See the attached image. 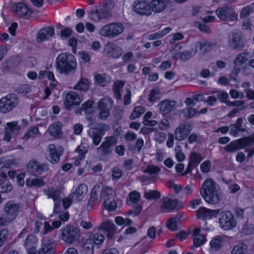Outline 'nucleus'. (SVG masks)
<instances>
[{"mask_svg": "<svg viewBox=\"0 0 254 254\" xmlns=\"http://www.w3.org/2000/svg\"><path fill=\"white\" fill-rule=\"evenodd\" d=\"M200 193L203 199L208 203L215 204L220 200L217 185L211 179H206L202 183Z\"/></svg>", "mask_w": 254, "mask_h": 254, "instance_id": "obj_1", "label": "nucleus"}, {"mask_svg": "<svg viewBox=\"0 0 254 254\" xmlns=\"http://www.w3.org/2000/svg\"><path fill=\"white\" fill-rule=\"evenodd\" d=\"M55 66L61 73L68 74L77 67L76 59L69 53H62L56 58Z\"/></svg>", "mask_w": 254, "mask_h": 254, "instance_id": "obj_2", "label": "nucleus"}, {"mask_svg": "<svg viewBox=\"0 0 254 254\" xmlns=\"http://www.w3.org/2000/svg\"><path fill=\"white\" fill-rule=\"evenodd\" d=\"M218 210L219 213L217 217H218L220 227L225 231L231 230L235 228L237 223L232 212L229 210Z\"/></svg>", "mask_w": 254, "mask_h": 254, "instance_id": "obj_3", "label": "nucleus"}, {"mask_svg": "<svg viewBox=\"0 0 254 254\" xmlns=\"http://www.w3.org/2000/svg\"><path fill=\"white\" fill-rule=\"evenodd\" d=\"M79 237V229L73 225L67 224L61 230L60 239L67 244L76 241Z\"/></svg>", "mask_w": 254, "mask_h": 254, "instance_id": "obj_4", "label": "nucleus"}, {"mask_svg": "<svg viewBox=\"0 0 254 254\" xmlns=\"http://www.w3.org/2000/svg\"><path fill=\"white\" fill-rule=\"evenodd\" d=\"M254 143V137H244L232 141L224 148L227 152L234 153Z\"/></svg>", "mask_w": 254, "mask_h": 254, "instance_id": "obj_5", "label": "nucleus"}, {"mask_svg": "<svg viewBox=\"0 0 254 254\" xmlns=\"http://www.w3.org/2000/svg\"><path fill=\"white\" fill-rule=\"evenodd\" d=\"M113 105V101L110 98H101L97 104L98 118L101 120H107L111 115V109Z\"/></svg>", "mask_w": 254, "mask_h": 254, "instance_id": "obj_6", "label": "nucleus"}, {"mask_svg": "<svg viewBox=\"0 0 254 254\" xmlns=\"http://www.w3.org/2000/svg\"><path fill=\"white\" fill-rule=\"evenodd\" d=\"M124 26L121 23L114 22L103 25L100 30V34L106 37H115L121 34Z\"/></svg>", "mask_w": 254, "mask_h": 254, "instance_id": "obj_7", "label": "nucleus"}, {"mask_svg": "<svg viewBox=\"0 0 254 254\" xmlns=\"http://www.w3.org/2000/svg\"><path fill=\"white\" fill-rule=\"evenodd\" d=\"M218 17L223 21L233 22L238 20V15L233 6L224 5L218 7L215 11Z\"/></svg>", "mask_w": 254, "mask_h": 254, "instance_id": "obj_8", "label": "nucleus"}, {"mask_svg": "<svg viewBox=\"0 0 254 254\" xmlns=\"http://www.w3.org/2000/svg\"><path fill=\"white\" fill-rule=\"evenodd\" d=\"M219 213V210H212L205 207H201L196 210V218L198 219H201L204 223L202 229L207 230L208 228L207 226L206 221L210 220L212 218H217Z\"/></svg>", "mask_w": 254, "mask_h": 254, "instance_id": "obj_9", "label": "nucleus"}, {"mask_svg": "<svg viewBox=\"0 0 254 254\" xmlns=\"http://www.w3.org/2000/svg\"><path fill=\"white\" fill-rule=\"evenodd\" d=\"M184 207L183 202L177 199L171 198L168 197H163L160 208L164 212H170L172 210H179Z\"/></svg>", "mask_w": 254, "mask_h": 254, "instance_id": "obj_10", "label": "nucleus"}, {"mask_svg": "<svg viewBox=\"0 0 254 254\" xmlns=\"http://www.w3.org/2000/svg\"><path fill=\"white\" fill-rule=\"evenodd\" d=\"M27 168L31 175L39 177L48 170L49 167L47 164L40 163L36 160H32L28 163Z\"/></svg>", "mask_w": 254, "mask_h": 254, "instance_id": "obj_11", "label": "nucleus"}, {"mask_svg": "<svg viewBox=\"0 0 254 254\" xmlns=\"http://www.w3.org/2000/svg\"><path fill=\"white\" fill-rule=\"evenodd\" d=\"M203 159V157L200 153L191 151L190 154L189 160L187 169L183 174V176L190 173L192 170L198 166Z\"/></svg>", "mask_w": 254, "mask_h": 254, "instance_id": "obj_12", "label": "nucleus"}, {"mask_svg": "<svg viewBox=\"0 0 254 254\" xmlns=\"http://www.w3.org/2000/svg\"><path fill=\"white\" fill-rule=\"evenodd\" d=\"M16 98L14 94H8L6 97L0 100V111L2 113H7L11 111L16 106Z\"/></svg>", "mask_w": 254, "mask_h": 254, "instance_id": "obj_13", "label": "nucleus"}, {"mask_svg": "<svg viewBox=\"0 0 254 254\" xmlns=\"http://www.w3.org/2000/svg\"><path fill=\"white\" fill-rule=\"evenodd\" d=\"M49 153L46 156L47 159L52 164H56L60 160V157L63 154V148L61 146L57 147L54 144L48 145Z\"/></svg>", "mask_w": 254, "mask_h": 254, "instance_id": "obj_14", "label": "nucleus"}, {"mask_svg": "<svg viewBox=\"0 0 254 254\" xmlns=\"http://www.w3.org/2000/svg\"><path fill=\"white\" fill-rule=\"evenodd\" d=\"M134 11L140 15L148 16L152 14L150 2L145 0H136L133 4Z\"/></svg>", "mask_w": 254, "mask_h": 254, "instance_id": "obj_15", "label": "nucleus"}, {"mask_svg": "<svg viewBox=\"0 0 254 254\" xmlns=\"http://www.w3.org/2000/svg\"><path fill=\"white\" fill-rule=\"evenodd\" d=\"M108 190L109 188L103 190L102 192V198L104 199L103 202V207L109 212L114 211L117 208V203L113 196L112 193H109Z\"/></svg>", "mask_w": 254, "mask_h": 254, "instance_id": "obj_16", "label": "nucleus"}, {"mask_svg": "<svg viewBox=\"0 0 254 254\" xmlns=\"http://www.w3.org/2000/svg\"><path fill=\"white\" fill-rule=\"evenodd\" d=\"M103 191L98 186H95L91 190L89 199L88 200V206L91 208H95L99 204L101 198H102Z\"/></svg>", "mask_w": 254, "mask_h": 254, "instance_id": "obj_17", "label": "nucleus"}, {"mask_svg": "<svg viewBox=\"0 0 254 254\" xmlns=\"http://www.w3.org/2000/svg\"><path fill=\"white\" fill-rule=\"evenodd\" d=\"M80 102V97L75 92L70 91L66 94L64 104L65 108L69 111L73 106L79 105Z\"/></svg>", "mask_w": 254, "mask_h": 254, "instance_id": "obj_18", "label": "nucleus"}, {"mask_svg": "<svg viewBox=\"0 0 254 254\" xmlns=\"http://www.w3.org/2000/svg\"><path fill=\"white\" fill-rule=\"evenodd\" d=\"M19 205L13 200H9L4 205L3 209L7 216L11 220L15 219L18 214Z\"/></svg>", "mask_w": 254, "mask_h": 254, "instance_id": "obj_19", "label": "nucleus"}, {"mask_svg": "<svg viewBox=\"0 0 254 254\" xmlns=\"http://www.w3.org/2000/svg\"><path fill=\"white\" fill-rule=\"evenodd\" d=\"M243 119L238 118L235 124H230L229 125V134L233 137H236L239 136L241 133L246 132L247 129L243 127Z\"/></svg>", "mask_w": 254, "mask_h": 254, "instance_id": "obj_20", "label": "nucleus"}, {"mask_svg": "<svg viewBox=\"0 0 254 254\" xmlns=\"http://www.w3.org/2000/svg\"><path fill=\"white\" fill-rule=\"evenodd\" d=\"M22 62L21 57L16 55L9 57L2 64L3 70L9 71L16 68L20 65Z\"/></svg>", "mask_w": 254, "mask_h": 254, "instance_id": "obj_21", "label": "nucleus"}, {"mask_svg": "<svg viewBox=\"0 0 254 254\" xmlns=\"http://www.w3.org/2000/svg\"><path fill=\"white\" fill-rule=\"evenodd\" d=\"M97 229L102 233L106 234L108 238L112 239L116 231V226L111 221H105L101 223Z\"/></svg>", "mask_w": 254, "mask_h": 254, "instance_id": "obj_22", "label": "nucleus"}, {"mask_svg": "<svg viewBox=\"0 0 254 254\" xmlns=\"http://www.w3.org/2000/svg\"><path fill=\"white\" fill-rule=\"evenodd\" d=\"M55 34L54 28L51 26L46 27L40 29L37 34V41L42 42L48 40Z\"/></svg>", "mask_w": 254, "mask_h": 254, "instance_id": "obj_23", "label": "nucleus"}, {"mask_svg": "<svg viewBox=\"0 0 254 254\" xmlns=\"http://www.w3.org/2000/svg\"><path fill=\"white\" fill-rule=\"evenodd\" d=\"M117 143V139L116 136L111 135L107 136L100 146L102 152L104 154H108L111 153V149Z\"/></svg>", "mask_w": 254, "mask_h": 254, "instance_id": "obj_24", "label": "nucleus"}, {"mask_svg": "<svg viewBox=\"0 0 254 254\" xmlns=\"http://www.w3.org/2000/svg\"><path fill=\"white\" fill-rule=\"evenodd\" d=\"M190 131V126L184 123L181 124L175 130V139L179 141L183 140L187 138Z\"/></svg>", "mask_w": 254, "mask_h": 254, "instance_id": "obj_25", "label": "nucleus"}, {"mask_svg": "<svg viewBox=\"0 0 254 254\" xmlns=\"http://www.w3.org/2000/svg\"><path fill=\"white\" fill-rule=\"evenodd\" d=\"M230 47L235 50H241L245 45V41L242 35L238 33H234L231 40L229 41Z\"/></svg>", "mask_w": 254, "mask_h": 254, "instance_id": "obj_26", "label": "nucleus"}, {"mask_svg": "<svg viewBox=\"0 0 254 254\" xmlns=\"http://www.w3.org/2000/svg\"><path fill=\"white\" fill-rule=\"evenodd\" d=\"M37 239L34 235H29L27 236L24 243V247L28 254H35L37 252Z\"/></svg>", "mask_w": 254, "mask_h": 254, "instance_id": "obj_27", "label": "nucleus"}, {"mask_svg": "<svg viewBox=\"0 0 254 254\" xmlns=\"http://www.w3.org/2000/svg\"><path fill=\"white\" fill-rule=\"evenodd\" d=\"M170 0H151L150 1L151 11L160 13L168 6Z\"/></svg>", "mask_w": 254, "mask_h": 254, "instance_id": "obj_28", "label": "nucleus"}, {"mask_svg": "<svg viewBox=\"0 0 254 254\" xmlns=\"http://www.w3.org/2000/svg\"><path fill=\"white\" fill-rule=\"evenodd\" d=\"M13 10L16 13H18L21 17L30 16L33 11L25 3L19 2L14 3L12 5Z\"/></svg>", "mask_w": 254, "mask_h": 254, "instance_id": "obj_29", "label": "nucleus"}, {"mask_svg": "<svg viewBox=\"0 0 254 254\" xmlns=\"http://www.w3.org/2000/svg\"><path fill=\"white\" fill-rule=\"evenodd\" d=\"M176 102L165 99L162 101L159 105L160 113L163 115H167L175 109Z\"/></svg>", "mask_w": 254, "mask_h": 254, "instance_id": "obj_30", "label": "nucleus"}, {"mask_svg": "<svg viewBox=\"0 0 254 254\" xmlns=\"http://www.w3.org/2000/svg\"><path fill=\"white\" fill-rule=\"evenodd\" d=\"M12 188V186L7 179L6 173L1 172L0 173V193H8Z\"/></svg>", "mask_w": 254, "mask_h": 254, "instance_id": "obj_31", "label": "nucleus"}, {"mask_svg": "<svg viewBox=\"0 0 254 254\" xmlns=\"http://www.w3.org/2000/svg\"><path fill=\"white\" fill-rule=\"evenodd\" d=\"M111 13L107 9L99 8L91 11L90 16L94 21H97L102 19H105L109 17Z\"/></svg>", "mask_w": 254, "mask_h": 254, "instance_id": "obj_32", "label": "nucleus"}, {"mask_svg": "<svg viewBox=\"0 0 254 254\" xmlns=\"http://www.w3.org/2000/svg\"><path fill=\"white\" fill-rule=\"evenodd\" d=\"M63 124L60 122L52 124L49 127L48 130L51 136L56 138H60L63 134Z\"/></svg>", "mask_w": 254, "mask_h": 254, "instance_id": "obj_33", "label": "nucleus"}, {"mask_svg": "<svg viewBox=\"0 0 254 254\" xmlns=\"http://www.w3.org/2000/svg\"><path fill=\"white\" fill-rule=\"evenodd\" d=\"M249 52H242L238 54L234 61V64L235 67H238V69L239 70L240 66H242L243 64L246 65L249 64V60L247 57L249 56Z\"/></svg>", "mask_w": 254, "mask_h": 254, "instance_id": "obj_34", "label": "nucleus"}, {"mask_svg": "<svg viewBox=\"0 0 254 254\" xmlns=\"http://www.w3.org/2000/svg\"><path fill=\"white\" fill-rule=\"evenodd\" d=\"M107 54L114 59H119L123 54V50L118 46L112 44L107 47Z\"/></svg>", "mask_w": 254, "mask_h": 254, "instance_id": "obj_35", "label": "nucleus"}, {"mask_svg": "<svg viewBox=\"0 0 254 254\" xmlns=\"http://www.w3.org/2000/svg\"><path fill=\"white\" fill-rule=\"evenodd\" d=\"M125 82L119 80L114 82L113 84V92L114 97L118 100L122 99V90L124 86Z\"/></svg>", "mask_w": 254, "mask_h": 254, "instance_id": "obj_36", "label": "nucleus"}, {"mask_svg": "<svg viewBox=\"0 0 254 254\" xmlns=\"http://www.w3.org/2000/svg\"><path fill=\"white\" fill-rule=\"evenodd\" d=\"M55 248L51 243L43 244L38 252V254H56Z\"/></svg>", "mask_w": 254, "mask_h": 254, "instance_id": "obj_37", "label": "nucleus"}, {"mask_svg": "<svg viewBox=\"0 0 254 254\" xmlns=\"http://www.w3.org/2000/svg\"><path fill=\"white\" fill-rule=\"evenodd\" d=\"M223 242L222 237L220 236H217L210 241V248L213 251H217L222 247Z\"/></svg>", "mask_w": 254, "mask_h": 254, "instance_id": "obj_38", "label": "nucleus"}, {"mask_svg": "<svg viewBox=\"0 0 254 254\" xmlns=\"http://www.w3.org/2000/svg\"><path fill=\"white\" fill-rule=\"evenodd\" d=\"M127 204L129 206H132V209L127 211V216H133V217H136L141 213L142 210V206L140 204L137 203L132 205L127 202Z\"/></svg>", "mask_w": 254, "mask_h": 254, "instance_id": "obj_39", "label": "nucleus"}, {"mask_svg": "<svg viewBox=\"0 0 254 254\" xmlns=\"http://www.w3.org/2000/svg\"><path fill=\"white\" fill-rule=\"evenodd\" d=\"M82 254H93L94 245L92 239H87L81 248Z\"/></svg>", "mask_w": 254, "mask_h": 254, "instance_id": "obj_40", "label": "nucleus"}, {"mask_svg": "<svg viewBox=\"0 0 254 254\" xmlns=\"http://www.w3.org/2000/svg\"><path fill=\"white\" fill-rule=\"evenodd\" d=\"M96 230H94L93 234L92 243L94 245L99 246L101 245L105 239V236L101 232L99 231L97 229V232H95Z\"/></svg>", "mask_w": 254, "mask_h": 254, "instance_id": "obj_41", "label": "nucleus"}, {"mask_svg": "<svg viewBox=\"0 0 254 254\" xmlns=\"http://www.w3.org/2000/svg\"><path fill=\"white\" fill-rule=\"evenodd\" d=\"M89 87V82L87 78H81L74 85V89L80 91H87Z\"/></svg>", "mask_w": 254, "mask_h": 254, "instance_id": "obj_42", "label": "nucleus"}, {"mask_svg": "<svg viewBox=\"0 0 254 254\" xmlns=\"http://www.w3.org/2000/svg\"><path fill=\"white\" fill-rule=\"evenodd\" d=\"M61 191L59 189L52 188L50 190H48L47 194L48 198H52L54 201H61Z\"/></svg>", "mask_w": 254, "mask_h": 254, "instance_id": "obj_43", "label": "nucleus"}, {"mask_svg": "<svg viewBox=\"0 0 254 254\" xmlns=\"http://www.w3.org/2000/svg\"><path fill=\"white\" fill-rule=\"evenodd\" d=\"M26 185L29 187L41 188L45 186V182L41 179L34 178L31 180L30 178L26 180Z\"/></svg>", "mask_w": 254, "mask_h": 254, "instance_id": "obj_44", "label": "nucleus"}, {"mask_svg": "<svg viewBox=\"0 0 254 254\" xmlns=\"http://www.w3.org/2000/svg\"><path fill=\"white\" fill-rule=\"evenodd\" d=\"M253 4L247 5L243 7L240 12V17L241 19H245L247 18L251 14H252L254 11Z\"/></svg>", "mask_w": 254, "mask_h": 254, "instance_id": "obj_45", "label": "nucleus"}, {"mask_svg": "<svg viewBox=\"0 0 254 254\" xmlns=\"http://www.w3.org/2000/svg\"><path fill=\"white\" fill-rule=\"evenodd\" d=\"M247 250V245L243 243H238L233 248L231 254H245L246 253Z\"/></svg>", "mask_w": 254, "mask_h": 254, "instance_id": "obj_46", "label": "nucleus"}, {"mask_svg": "<svg viewBox=\"0 0 254 254\" xmlns=\"http://www.w3.org/2000/svg\"><path fill=\"white\" fill-rule=\"evenodd\" d=\"M145 111V108L142 106H137L134 107L132 113L129 116L130 120H135L139 118Z\"/></svg>", "mask_w": 254, "mask_h": 254, "instance_id": "obj_47", "label": "nucleus"}, {"mask_svg": "<svg viewBox=\"0 0 254 254\" xmlns=\"http://www.w3.org/2000/svg\"><path fill=\"white\" fill-rule=\"evenodd\" d=\"M160 192L157 190H149L144 193V197L147 200H158L161 197Z\"/></svg>", "mask_w": 254, "mask_h": 254, "instance_id": "obj_48", "label": "nucleus"}, {"mask_svg": "<svg viewBox=\"0 0 254 254\" xmlns=\"http://www.w3.org/2000/svg\"><path fill=\"white\" fill-rule=\"evenodd\" d=\"M94 101L92 100H88L83 103L81 107V110L86 114H91L93 111Z\"/></svg>", "mask_w": 254, "mask_h": 254, "instance_id": "obj_49", "label": "nucleus"}, {"mask_svg": "<svg viewBox=\"0 0 254 254\" xmlns=\"http://www.w3.org/2000/svg\"><path fill=\"white\" fill-rule=\"evenodd\" d=\"M141 198V194L139 192L133 190L130 192L128 194V197L127 198V203L128 202V199H129L130 202L135 204L138 203Z\"/></svg>", "mask_w": 254, "mask_h": 254, "instance_id": "obj_50", "label": "nucleus"}, {"mask_svg": "<svg viewBox=\"0 0 254 254\" xmlns=\"http://www.w3.org/2000/svg\"><path fill=\"white\" fill-rule=\"evenodd\" d=\"M166 225L167 228L172 231H176L178 229L177 219L176 217L169 218L166 221Z\"/></svg>", "mask_w": 254, "mask_h": 254, "instance_id": "obj_51", "label": "nucleus"}, {"mask_svg": "<svg viewBox=\"0 0 254 254\" xmlns=\"http://www.w3.org/2000/svg\"><path fill=\"white\" fill-rule=\"evenodd\" d=\"M207 239L205 235H200V237L193 238V246L194 248H198L205 244Z\"/></svg>", "mask_w": 254, "mask_h": 254, "instance_id": "obj_52", "label": "nucleus"}, {"mask_svg": "<svg viewBox=\"0 0 254 254\" xmlns=\"http://www.w3.org/2000/svg\"><path fill=\"white\" fill-rule=\"evenodd\" d=\"M198 113L195 109L191 107H187L184 109L183 110V113L184 116L188 119H190Z\"/></svg>", "mask_w": 254, "mask_h": 254, "instance_id": "obj_53", "label": "nucleus"}, {"mask_svg": "<svg viewBox=\"0 0 254 254\" xmlns=\"http://www.w3.org/2000/svg\"><path fill=\"white\" fill-rule=\"evenodd\" d=\"M9 236V231L7 228L0 230V248L7 241Z\"/></svg>", "mask_w": 254, "mask_h": 254, "instance_id": "obj_54", "label": "nucleus"}, {"mask_svg": "<svg viewBox=\"0 0 254 254\" xmlns=\"http://www.w3.org/2000/svg\"><path fill=\"white\" fill-rule=\"evenodd\" d=\"M46 78H47L48 80L51 81L49 84V86L51 88H54L56 87L58 82L55 78L53 72L51 71H47Z\"/></svg>", "mask_w": 254, "mask_h": 254, "instance_id": "obj_55", "label": "nucleus"}, {"mask_svg": "<svg viewBox=\"0 0 254 254\" xmlns=\"http://www.w3.org/2000/svg\"><path fill=\"white\" fill-rule=\"evenodd\" d=\"M75 151L76 152L79 154L78 156L77 157L75 161V164L76 165H77L79 163L80 161H81L82 159L85 158L86 151L83 150L79 146H78L76 148Z\"/></svg>", "mask_w": 254, "mask_h": 254, "instance_id": "obj_56", "label": "nucleus"}, {"mask_svg": "<svg viewBox=\"0 0 254 254\" xmlns=\"http://www.w3.org/2000/svg\"><path fill=\"white\" fill-rule=\"evenodd\" d=\"M102 136L103 133L101 130L93 132L92 135L93 143L96 146L98 145L101 142Z\"/></svg>", "mask_w": 254, "mask_h": 254, "instance_id": "obj_57", "label": "nucleus"}, {"mask_svg": "<svg viewBox=\"0 0 254 254\" xmlns=\"http://www.w3.org/2000/svg\"><path fill=\"white\" fill-rule=\"evenodd\" d=\"M211 163L210 160H207L203 162L200 166L201 171L203 173H207L210 170Z\"/></svg>", "mask_w": 254, "mask_h": 254, "instance_id": "obj_58", "label": "nucleus"}, {"mask_svg": "<svg viewBox=\"0 0 254 254\" xmlns=\"http://www.w3.org/2000/svg\"><path fill=\"white\" fill-rule=\"evenodd\" d=\"M87 191V186L84 184H80L76 189L75 193L78 196H82Z\"/></svg>", "mask_w": 254, "mask_h": 254, "instance_id": "obj_59", "label": "nucleus"}, {"mask_svg": "<svg viewBox=\"0 0 254 254\" xmlns=\"http://www.w3.org/2000/svg\"><path fill=\"white\" fill-rule=\"evenodd\" d=\"M39 133V128L37 126H33L30 129L28 130L24 135V138L28 139L30 137L34 136V135Z\"/></svg>", "mask_w": 254, "mask_h": 254, "instance_id": "obj_60", "label": "nucleus"}, {"mask_svg": "<svg viewBox=\"0 0 254 254\" xmlns=\"http://www.w3.org/2000/svg\"><path fill=\"white\" fill-rule=\"evenodd\" d=\"M31 89V87L29 84H24L18 87L17 92L18 93L26 94L30 92Z\"/></svg>", "mask_w": 254, "mask_h": 254, "instance_id": "obj_61", "label": "nucleus"}, {"mask_svg": "<svg viewBox=\"0 0 254 254\" xmlns=\"http://www.w3.org/2000/svg\"><path fill=\"white\" fill-rule=\"evenodd\" d=\"M94 78L95 83L100 86H104L106 82V77L101 74L97 73Z\"/></svg>", "mask_w": 254, "mask_h": 254, "instance_id": "obj_62", "label": "nucleus"}, {"mask_svg": "<svg viewBox=\"0 0 254 254\" xmlns=\"http://www.w3.org/2000/svg\"><path fill=\"white\" fill-rule=\"evenodd\" d=\"M202 204V200L200 198L192 199L190 200L189 204V207L192 209H195L198 207L200 204Z\"/></svg>", "mask_w": 254, "mask_h": 254, "instance_id": "obj_63", "label": "nucleus"}, {"mask_svg": "<svg viewBox=\"0 0 254 254\" xmlns=\"http://www.w3.org/2000/svg\"><path fill=\"white\" fill-rule=\"evenodd\" d=\"M160 171V169L156 166H148L145 170V172L150 174H155L158 173Z\"/></svg>", "mask_w": 254, "mask_h": 254, "instance_id": "obj_64", "label": "nucleus"}]
</instances>
